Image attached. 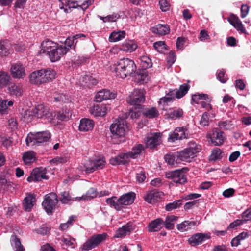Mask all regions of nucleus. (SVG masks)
Returning <instances> with one entry per match:
<instances>
[{
    "label": "nucleus",
    "instance_id": "obj_1",
    "mask_svg": "<svg viewBox=\"0 0 251 251\" xmlns=\"http://www.w3.org/2000/svg\"><path fill=\"white\" fill-rule=\"evenodd\" d=\"M115 72L117 77L125 78L135 73L136 66L134 62L128 58L120 59L115 64Z\"/></svg>",
    "mask_w": 251,
    "mask_h": 251
},
{
    "label": "nucleus",
    "instance_id": "obj_2",
    "mask_svg": "<svg viewBox=\"0 0 251 251\" xmlns=\"http://www.w3.org/2000/svg\"><path fill=\"white\" fill-rule=\"evenodd\" d=\"M136 195L134 192H130L122 195L118 198L117 197H112L106 200V202L110 207L117 211L122 210L125 206L131 204L135 198Z\"/></svg>",
    "mask_w": 251,
    "mask_h": 251
},
{
    "label": "nucleus",
    "instance_id": "obj_3",
    "mask_svg": "<svg viewBox=\"0 0 251 251\" xmlns=\"http://www.w3.org/2000/svg\"><path fill=\"white\" fill-rule=\"evenodd\" d=\"M25 113V118L28 121L32 119V114L31 113L38 118L46 119L48 121H51L55 117V112H50L48 107L43 104L38 105L32 111L27 110Z\"/></svg>",
    "mask_w": 251,
    "mask_h": 251
},
{
    "label": "nucleus",
    "instance_id": "obj_4",
    "mask_svg": "<svg viewBox=\"0 0 251 251\" xmlns=\"http://www.w3.org/2000/svg\"><path fill=\"white\" fill-rule=\"evenodd\" d=\"M128 126L126 121L124 119H118L110 126V131L112 139H118L125 136Z\"/></svg>",
    "mask_w": 251,
    "mask_h": 251
},
{
    "label": "nucleus",
    "instance_id": "obj_5",
    "mask_svg": "<svg viewBox=\"0 0 251 251\" xmlns=\"http://www.w3.org/2000/svg\"><path fill=\"white\" fill-rule=\"evenodd\" d=\"M94 0H86L82 2L81 1H70V0H60L59 7L66 13L70 12L72 8L80 7L82 9H86L91 5Z\"/></svg>",
    "mask_w": 251,
    "mask_h": 251
},
{
    "label": "nucleus",
    "instance_id": "obj_6",
    "mask_svg": "<svg viewBox=\"0 0 251 251\" xmlns=\"http://www.w3.org/2000/svg\"><path fill=\"white\" fill-rule=\"evenodd\" d=\"M105 164V161L102 158L95 160H86L82 163L78 169L86 173H91L97 170L102 169Z\"/></svg>",
    "mask_w": 251,
    "mask_h": 251
},
{
    "label": "nucleus",
    "instance_id": "obj_7",
    "mask_svg": "<svg viewBox=\"0 0 251 251\" xmlns=\"http://www.w3.org/2000/svg\"><path fill=\"white\" fill-rule=\"evenodd\" d=\"M50 138V134L47 131L38 132L36 133H29L26 138V143L28 146H33L37 144L48 141Z\"/></svg>",
    "mask_w": 251,
    "mask_h": 251
},
{
    "label": "nucleus",
    "instance_id": "obj_8",
    "mask_svg": "<svg viewBox=\"0 0 251 251\" xmlns=\"http://www.w3.org/2000/svg\"><path fill=\"white\" fill-rule=\"evenodd\" d=\"M208 142L213 146H220L226 140L224 133L218 128H214L206 135Z\"/></svg>",
    "mask_w": 251,
    "mask_h": 251
},
{
    "label": "nucleus",
    "instance_id": "obj_9",
    "mask_svg": "<svg viewBox=\"0 0 251 251\" xmlns=\"http://www.w3.org/2000/svg\"><path fill=\"white\" fill-rule=\"evenodd\" d=\"M106 234H99L92 236L82 245L81 249L83 251H88L91 250L99 244L102 241L104 240L106 238Z\"/></svg>",
    "mask_w": 251,
    "mask_h": 251
},
{
    "label": "nucleus",
    "instance_id": "obj_10",
    "mask_svg": "<svg viewBox=\"0 0 251 251\" xmlns=\"http://www.w3.org/2000/svg\"><path fill=\"white\" fill-rule=\"evenodd\" d=\"M58 202L57 195L54 193H49L45 196L42 206L49 214H51Z\"/></svg>",
    "mask_w": 251,
    "mask_h": 251
},
{
    "label": "nucleus",
    "instance_id": "obj_11",
    "mask_svg": "<svg viewBox=\"0 0 251 251\" xmlns=\"http://www.w3.org/2000/svg\"><path fill=\"white\" fill-rule=\"evenodd\" d=\"M145 92L143 89H135L129 96L127 101L132 105L140 106L141 103H143L145 100Z\"/></svg>",
    "mask_w": 251,
    "mask_h": 251
},
{
    "label": "nucleus",
    "instance_id": "obj_12",
    "mask_svg": "<svg viewBox=\"0 0 251 251\" xmlns=\"http://www.w3.org/2000/svg\"><path fill=\"white\" fill-rule=\"evenodd\" d=\"M189 135L188 128L187 126L178 127L169 134L168 140L170 142H174L176 140L188 138Z\"/></svg>",
    "mask_w": 251,
    "mask_h": 251
},
{
    "label": "nucleus",
    "instance_id": "obj_13",
    "mask_svg": "<svg viewBox=\"0 0 251 251\" xmlns=\"http://www.w3.org/2000/svg\"><path fill=\"white\" fill-rule=\"evenodd\" d=\"M166 177L171 179L177 184H183L187 181V177L182 170H176L166 173Z\"/></svg>",
    "mask_w": 251,
    "mask_h": 251
},
{
    "label": "nucleus",
    "instance_id": "obj_14",
    "mask_svg": "<svg viewBox=\"0 0 251 251\" xmlns=\"http://www.w3.org/2000/svg\"><path fill=\"white\" fill-rule=\"evenodd\" d=\"M161 134L160 133H151L144 139V143L147 148L153 149L159 145L161 142Z\"/></svg>",
    "mask_w": 251,
    "mask_h": 251
},
{
    "label": "nucleus",
    "instance_id": "obj_15",
    "mask_svg": "<svg viewBox=\"0 0 251 251\" xmlns=\"http://www.w3.org/2000/svg\"><path fill=\"white\" fill-rule=\"evenodd\" d=\"M192 100L196 103L200 104L201 107L206 108L207 110L211 109V106L209 104L211 99L208 95L203 94L193 95L192 97Z\"/></svg>",
    "mask_w": 251,
    "mask_h": 251
},
{
    "label": "nucleus",
    "instance_id": "obj_16",
    "mask_svg": "<svg viewBox=\"0 0 251 251\" xmlns=\"http://www.w3.org/2000/svg\"><path fill=\"white\" fill-rule=\"evenodd\" d=\"M46 175V170L43 168H38L33 170L30 176L27 177V181H39L42 179H47Z\"/></svg>",
    "mask_w": 251,
    "mask_h": 251
},
{
    "label": "nucleus",
    "instance_id": "obj_17",
    "mask_svg": "<svg viewBox=\"0 0 251 251\" xmlns=\"http://www.w3.org/2000/svg\"><path fill=\"white\" fill-rule=\"evenodd\" d=\"M10 71L11 75L14 78L21 79L25 76V68L21 63L13 64Z\"/></svg>",
    "mask_w": 251,
    "mask_h": 251
},
{
    "label": "nucleus",
    "instance_id": "obj_18",
    "mask_svg": "<svg viewBox=\"0 0 251 251\" xmlns=\"http://www.w3.org/2000/svg\"><path fill=\"white\" fill-rule=\"evenodd\" d=\"M110 108L108 105L105 104H96L93 105L90 109V113L95 116H104Z\"/></svg>",
    "mask_w": 251,
    "mask_h": 251
},
{
    "label": "nucleus",
    "instance_id": "obj_19",
    "mask_svg": "<svg viewBox=\"0 0 251 251\" xmlns=\"http://www.w3.org/2000/svg\"><path fill=\"white\" fill-rule=\"evenodd\" d=\"M67 53V49H63L62 45H57L53 50H51L47 55L51 62H55L60 59L62 56Z\"/></svg>",
    "mask_w": 251,
    "mask_h": 251
},
{
    "label": "nucleus",
    "instance_id": "obj_20",
    "mask_svg": "<svg viewBox=\"0 0 251 251\" xmlns=\"http://www.w3.org/2000/svg\"><path fill=\"white\" fill-rule=\"evenodd\" d=\"M116 96V93L114 92H110L108 90L103 89L98 92L95 96V100L100 102L103 100L114 99Z\"/></svg>",
    "mask_w": 251,
    "mask_h": 251
},
{
    "label": "nucleus",
    "instance_id": "obj_21",
    "mask_svg": "<svg viewBox=\"0 0 251 251\" xmlns=\"http://www.w3.org/2000/svg\"><path fill=\"white\" fill-rule=\"evenodd\" d=\"M209 238V234L198 233L191 237L188 239V242L191 245L195 246L202 243Z\"/></svg>",
    "mask_w": 251,
    "mask_h": 251
},
{
    "label": "nucleus",
    "instance_id": "obj_22",
    "mask_svg": "<svg viewBox=\"0 0 251 251\" xmlns=\"http://www.w3.org/2000/svg\"><path fill=\"white\" fill-rule=\"evenodd\" d=\"M163 196L162 192L157 190H152L147 194L144 199L146 201L150 203H154L158 201Z\"/></svg>",
    "mask_w": 251,
    "mask_h": 251
},
{
    "label": "nucleus",
    "instance_id": "obj_23",
    "mask_svg": "<svg viewBox=\"0 0 251 251\" xmlns=\"http://www.w3.org/2000/svg\"><path fill=\"white\" fill-rule=\"evenodd\" d=\"M228 21L238 31L244 33L245 29L238 17L234 14H231L228 18Z\"/></svg>",
    "mask_w": 251,
    "mask_h": 251
},
{
    "label": "nucleus",
    "instance_id": "obj_24",
    "mask_svg": "<svg viewBox=\"0 0 251 251\" xmlns=\"http://www.w3.org/2000/svg\"><path fill=\"white\" fill-rule=\"evenodd\" d=\"M35 195L31 194H27L23 200V208L25 211H30L35 204Z\"/></svg>",
    "mask_w": 251,
    "mask_h": 251
},
{
    "label": "nucleus",
    "instance_id": "obj_25",
    "mask_svg": "<svg viewBox=\"0 0 251 251\" xmlns=\"http://www.w3.org/2000/svg\"><path fill=\"white\" fill-rule=\"evenodd\" d=\"M149 77L146 70L138 71L134 76V81L138 83L144 84L148 82Z\"/></svg>",
    "mask_w": 251,
    "mask_h": 251
},
{
    "label": "nucleus",
    "instance_id": "obj_26",
    "mask_svg": "<svg viewBox=\"0 0 251 251\" xmlns=\"http://www.w3.org/2000/svg\"><path fill=\"white\" fill-rule=\"evenodd\" d=\"M94 122L91 119L84 118L80 120L79 129L81 131H88L93 129Z\"/></svg>",
    "mask_w": 251,
    "mask_h": 251
},
{
    "label": "nucleus",
    "instance_id": "obj_27",
    "mask_svg": "<svg viewBox=\"0 0 251 251\" xmlns=\"http://www.w3.org/2000/svg\"><path fill=\"white\" fill-rule=\"evenodd\" d=\"M164 159L166 162L172 167H177L180 163L177 152L167 154Z\"/></svg>",
    "mask_w": 251,
    "mask_h": 251
},
{
    "label": "nucleus",
    "instance_id": "obj_28",
    "mask_svg": "<svg viewBox=\"0 0 251 251\" xmlns=\"http://www.w3.org/2000/svg\"><path fill=\"white\" fill-rule=\"evenodd\" d=\"M57 45H58L56 43L51 40H48L43 41L41 44L40 53L48 54L49 52H51V50H53Z\"/></svg>",
    "mask_w": 251,
    "mask_h": 251
},
{
    "label": "nucleus",
    "instance_id": "obj_29",
    "mask_svg": "<svg viewBox=\"0 0 251 251\" xmlns=\"http://www.w3.org/2000/svg\"><path fill=\"white\" fill-rule=\"evenodd\" d=\"M138 46L136 43L133 40H126L121 45V50L132 52L136 50Z\"/></svg>",
    "mask_w": 251,
    "mask_h": 251
},
{
    "label": "nucleus",
    "instance_id": "obj_30",
    "mask_svg": "<svg viewBox=\"0 0 251 251\" xmlns=\"http://www.w3.org/2000/svg\"><path fill=\"white\" fill-rule=\"evenodd\" d=\"M164 226V221L161 218H157L151 221L148 226L150 232L159 231Z\"/></svg>",
    "mask_w": 251,
    "mask_h": 251
},
{
    "label": "nucleus",
    "instance_id": "obj_31",
    "mask_svg": "<svg viewBox=\"0 0 251 251\" xmlns=\"http://www.w3.org/2000/svg\"><path fill=\"white\" fill-rule=\"evenodd\" d=\"M85 35L83 34H76L75 36H74L72 37H68L67 38L64 44H62V49H67V52L70 50V49L71 48V47L74 44H76L77 41L75 42V41L77 40L78 38H80L81 37H85Z\"/></svg>",
    "mask_w": 251,
    "mask_h": 251
},
{
    "label": "nucleus",
    "instance_id": "obj_32",
    "mask_svg": "<svg viewBox=\"0 0 251 251\" xmlns=\"http://www.w3.org/2000/svg\"><path fill=\"white\" fill-rule=\"evenodd\" d=\"M8 90L10 95L16 97L21 96L23 92L22 85L20 83L10 84Z\"/></svg>",
    "mask_w": 251,
    "mask_h": 251
},
{
    "label": "nucleus",
    "instance_id": "obj_33",
    "mask_svg": "<svg viewBox=\"0 0 251 251\" xmlns=\"http://www.w3.org/2000/svg\"><path fill=\"white\" fill-rule=\"evenodd\" d=\"M133 230L131 225L126 224L119 228L116 232L114 237L115 238H122L129 234Z\"/></svg>",
    "mask_w": 251,
    "mask_h": 251
},
{
    "label": "nucleus",
    "instance_id": "obj_34",
    "mask_svg": "<svg viewBox=\"0 0 251 251\" xmlns=\"http://www.w3.org/2000/svg\"><path fill=\"white\" fill-rule=\"evenodd\" d=\"M175 92L174 91H170L169 93L165 95V96L160 99L158 101L159 104L162 105L163 106L168 105L169 103L172 102L176 98L174 93Z\"/></svg>",
    "mask_w": 251,
    "mask_h": 251
},
{
    "label": "nucleus",
    "instance_id": "obj_35",
    "mask_svg": "<svg viewBox=\"0 0 251 251\" xmlns=\"http://www.w3.org/2000/svg\"><path fill=\"white\" fill-rule=\"evenodd\" d=\"M11 51V45L8 42L5 41L0 42V56H6L10 54Z\"/></svg>",
    "mask_w": 251,
    "mask_h": 251
},
{
    "label": "nucleus",
    "instance_id": "obj_36",
    "mask_svg": "<svg viewBox=\"0 0 251 251\" xmlns=\"http://www.w3.org/2000/svg\"><path fill=\"white\" fill-rule=\"evenodd\" d=\"M152 32L159 35L167 34L170 32V28L167 25L158 24L151 29Z\"/></svg>",
    "mask_w": 251,
    "mask_h": 251
},
{
    "label": "nucleus",
    "instance_id": "obj_37",
    "mask_svg": "<svg viewBox=\"0 0 251 251\" xmlns=\"http://www.w3.org/2000/svg\"><path fill=\"white\" fill-rule=\"evenodd\" d=\"M177 154L180 162L181 161L189 162L191 161V160L194 157L187 148L178 152Z\"/></svg>",
    "mask_w": 251,
    "mask_h": 251
},
{
    "label": "nucleus",
    "instance_id": "obj_38",
    "mask_svg": "<svg viewBox=\"0 0 251 251\" xmlns=\"http://www.w3.org/2000/svg\"><path fill=\"white\" fill-rule=\"evenodd\" d=\"M196 224L195 221H185L177 225V229L181 232L187 231L194 227Z\"/></svg>",
    "mask_w": 251,
    "mask_h": 251
},
{
    "label": "nucleus",
    "instance_id": "obj_39",
    "mask_svg": "<svg viewBox=\"0 0 251 251\" xmlns=\"http://www.w3.org/2000/svg\"><path fill=\"white\" fill-rule=\"evenodd\" d=\"M177 217L174 215L168 216L166 218L165 221L164 222V226L167 229H172L174 227V225L177 221Z\"/></svg>",
    "mask_w": 251,
    "mask_h": 251
},
{
    "label": "nucleus",
    "instance_id": "obj_40",
    "mask_svg": "<svg viewBox=\"0 0 251 251\" xmlns=\"http://www.w3.org/2000/svg\"><path fill=\"white\" fill-rule=\"evenodd\" d=\"M42 72L39 70L33 72L29 75L30 82L34 84H42L41 79V75Z\"/></svg>",
    "mask_w": 251,
    "mask_h": 251
},
{
    "label": "nucleus",
    "instance_id": "obj_41",
    "mask_svg": "<svg viewBox=\"0 0 251 251\" xmlns=\"http://www.w3.org/2000/svg\"><path fill=\"white\" fill-rule=\"evenodd\" d=\"M10 76L7 72H0V88L6 87L9 83Z\"/></svg>",
    "mask_w": 251,
    "mask_h": 251
},
{
    "label": "nucleus",
    "instance_id": "obj_42",
    "mask_svg": "<svg viewBox=\"0 0 251 251\" xmlns=\"http://www.w3.org/2000/svg\"><path fill=\"white\" fill-rule=\"evenodd\" d=\"M189 88L188 84H183L180 86L178 90H173L172 91L175 92L174 93L176 98L179 99L183 97L187 93Z\"/></svg>",
    "mask_w": 251,
    "mask_h": 251
},
{
    "label": "nucleus",
    "instance_id": "obj_43",
    "mask_svg": "<svg viewBox=\"0 0 251 251\" xmlns=\"http://www.w3.org/2000/svg\"><path fill=\"white\" fill-rule=\"evenodd\" d=\"M183 114V112L181 109L171 110L165 115L166 118L171 119H176L181 117Z\"/></svg>",
    "mask_w": 251,
    "mask_h": 251
},
{
    "label": "nucleus",
    "instance_id": "obj_44",
    "mask_svg": "<svg viewBox=\"0 0 251 251\" xmlns=\"http://www.w3.org/2000/svg\"><path fill=\"white\" fill-rule=\"evenodd\" d=\"M143 113L145 116L148 118H154L159 116V111L155 107L146 108Z\"/></svg>",
    "mask_w": 251,
    "mask_h": 251
},
{
    "label": "nucleus",
    "instance_id": "obj_45",
    "mask_svg": "<svg viewBox=\"0 0 251 251\" xmlns=\"http://www.w3.org/2000/svg\"><path fill=\"white\" fill-rule=\"evenodd\" d=\"M126 32L124 31H114L110 34L109 40L110 42H117L124 38Z\"/></svg>",
    "mask_w": 251,
    "mask_h": 251
},
{
    "label": "nucleus",
    "instance_id": "obj_46",
    "mask_svg": "<svg viewBox=\"0 0 251 251\" xmlns=\"http://www.w3.org/2000/svg\"><path fill=\"white\" fill-rule=\"evenodd\" d=\"M35 153L33 151H28L23 155V160L25 164H29L35 161Z\"/></svg>",
    "mask_w": 251,
    "mask_h": 251
},
{
    "label": "nucleus",
    "instance_id": "obj_47",
    "mask_svg": "<svg viewBox=\"0 0 251 251\" xmlns=\"http://www.w3.org/2000/svg\"><path fill=\"white\" fill-rule=\"evenodd\" d=\"M11 243L15 251H25L19 238L12 236Z\"/></svg>",
    "mask_w": 251,
    "mask_h": 251
},
{
    "label": "nucleus",
    "instance_id": "obj_48",
    "mask_svg": "<svg viewBox=\"0 0 251 251\" xmlns=\"http://www.w3.org/2000/svg\"><path fill=\"white\" fill-rule=\"evenodd\" d=\"M75 219L76 216H71L66 223H62L60 225L59 229L63 231H66L69 227L72 226Z\"/></svg>",
    "mask_w": 251,
    "mask_h": 251
},
{
    "label": "nucleus",
    "instance_id": "obj_49",
    "mask_svg": "<svg viewBox=\"0 0 251 251\" xmlns=\"http://www.w3.org/2000/svg\"><path fill=\"white\" fill-rule=\"evenodd\" d=\"M97 195V193L95 188H90L87 192L86 195L82 196L81 197H76L75 199L78 201H80L81 200H90L95 197H96Z\"/></svg>",
    "mask_w": 251,
    "mask_h": 251
},
{
    "label": "nucleus",
    "instance_id": "obj_50",
    "mask_svg": "<svg viewBox=\"0 0 251 251\" xmlns=\"http://www.w3.org/2000/svg\"><path fill=\"white\" fill-rule=\"evenodd\" d=\"M186 148L194 157L196 153L200 152L201 150V146L195 142H190L188 147Z\"/></svg>",
    "mask_w": 251,
    "mask_h": 251
},
{
    "label": "nucleus",
    "instance_id": "obj_51",
    "mask_svg": "<svg viewBox=\"0 0 251 251\" xmlns=\"http://www.w3.org/2000/svg\"><path fill=\"white\" fill-rule=\"evenodd\" d=\"M143 149L144 147L142 145L138 144L134 146L132 148V151L131 152H129L128 153L130 154L131 158H135Z\"/></svg>",
    "mask_w": 251,
    "mask_h": 251
},
{
    "label": "nucleus",
    "instance_id": "obj_52",
    "mask_svg": "<svg viewBox=\"0 0 251 251\" xmlns=\"http://www.w3.org/2000/svg\"><path fill=\"white\" fill-rule=\"evenodd\" d=\"M13 103L12 100L7 101L6 100L0 99V113L2 114L6 112L7 107L12 106Z\"/></svg>",
    "mask_w": 251,
    "mask_h": 251
},
{
    "label": "nucleus",
    "instance_id": "obj_53",
    "mask_svg": "<svg viewBox=\"0 0 251 251\" xmlns=\"http://www.w3.org/2000/svg\"><path fill=\"white\" fill-rule=\"evenodd\" d=\"M60 240L64 245L73 248L75 247V239L69 236H63Z\"/></svg>",
    "mask_w": 251,
    "mask_h": 251
},
{
    "label": "nucleus",
    "instance_id": "obj_54",
    "mask_svg": "<svg viewBox=\"0 0 251 251\" xmlns=\"http://www.w3.org/2000/svg\"><path fill=\"white\" fill-rule=\"evenodd\" d=\"M99 18L102 20L104 23L106 22H114L120 18V15L118 14H113L105 17L99 16Z\"/></svg>",
    "mask_w": 251,
    "mask_h": 251
},
{
    "label": "nucleus",
    "instance_id": "obj_55",
    "mask_svg": "<svg viewBox=\"0 0 251 251\" xmlns=\"http://www.w3.org/2000/svg\"><path fill=\"white\" fill-rule=\"evenodd\" d=\"M222 157V151L219 148H215L211 151L209 159L211 161H215Z\"/></svg>",
    "mask_w": 251,
    "mask_h": 251
},
{
    "label": "nucleus",
    "instance_id": "obj_56",
    "mask_svg": "<svg viewBox=\"0 0 251 251\" xmlns=\"http://www.w3.org/2000/svg\"><path fill=\"white\" fill-rule=\"evenodd\" d=\"M45 71V76L46 77L44 78V80H47V82L52 80L55 78L56 75V72L55 71L51 69H44Z\"/></svg>",
    "mask_w": 251,
    "mask_h": 251
},
{
    "label": "nucleus",
    "instance_id": "obj_57",
    "mask_svg": "<svg viewBox=\"0 0 251 251\" xmlns=\"http://www.w3.org/2000/svg\"><path fill=\"white\" fill-rule=\"evenodd\" d=\"M155 50L160 53H163L166 50V45L163 41L156 42L153 44Z\"/></svg>",
    "mask_w": 251,
    "mask_h": 251
},
{
    "label": "nucleus",
    "instance_id": "obj_58",
    "mask_svg": "<svg viewBox=\"0 0 251 251\" xmlns=\"http://www.w3.org/2000/svg\"><path fill=\"white\" fill-rule=\"evenodd\" d=\"M83 82L85 83L84 86H89L97 84V80L91 76L86 75L83 77Z\"/></svg>",
    "mask_w": 251,
    "mask_h": 251
},
{
    "label": "nucleus",
    "instance_id": "obj_59",
    "mask_svg": "<svg viewBox=\"0 0 251 251\" xmlns=\"http://www.w3.org/2000/svg\"><path fill=\"white\" fill-rule=\"evenodd\" d=\"M181 205V200H176L173 202L169 203L166 205V209L167 211H171L176 209Z\"/></svg>",
    "mask_w": 251,
    "mask_h": 251
},
{
    "label": "nucleus",
    "instance_id": "obj_60",
    "mask_svg": "<svg viewBox=\"0 0 251 251\" xmlns=\"http://www.w3.org/2000/svg\"><path fill=\"white\" fill-rule=\"evenodd\" d=\"M225 72L224 69H222L217 73V79L223 83H226L228 79L227 75L226 74Z\"/></svg>",
    "mask_w": 251,
    "mask_h": 251
},
{
    "label": "nucleus",
    "instance_id": "obj_61",
    "mask_svg": "<svg viewBox=\"0 0 251 251\" xmlns=\"http://www.w3.org/2000/svg\"><path fill=\"white\" fill-rule=\"evenodd\" d=\"M68 160V158L66 156H57L50 160V162L51 164L56 165L60 163H65Z\"/></svg>",
    "mask_w": 251,
    "mask_h": 251
},
{
    "label": "nucleus",
    "instance_id": "obj_62",
    "mask_svg": "<svg viewBox=\"0 0 251 251\" xmlns=\"http://www.w3.org/2000/svg\"><path fill=\"white\" fill-rule=\"evenodd\" d=\"M140 60L142 63L143 67L145 68H150L151 66V60L147 55H143L141 56Z\"/></svg>",
    "mask_w": 251,
    "mask_h": 251
},
{
    "label": "nucleus",
    "instance_id": "obj_63",
    "mask_svg": "<svg viewBox=\"0 0 251 251\" xmlns=\"http://www.w3.org/2000/svg\"><path fill=\"white\" fill-rule=\"evenodd\" d=\"M55 117L57 119L61 121H67L69 119V116H70V112H59L57 114L55 113Z\"/></svg>",
    "mask_w": 251,
    "mask_h": 251
},
{
    "label": "nucleus",
    "instance_id": "obj_64",
    "mask_svg": "<svg viewBox=\"0 0 251 251\" xmlns=\"http://www.w3.org/2000/svg\"><path fill=\"white\" fill-rule=\"evenodd\" d=\"M242 220L244 223L251 220V208L248 209L242 214Z\"/></svg>",
    "mask_w": 251,
    "mask_h": 251
}]
</instances>
